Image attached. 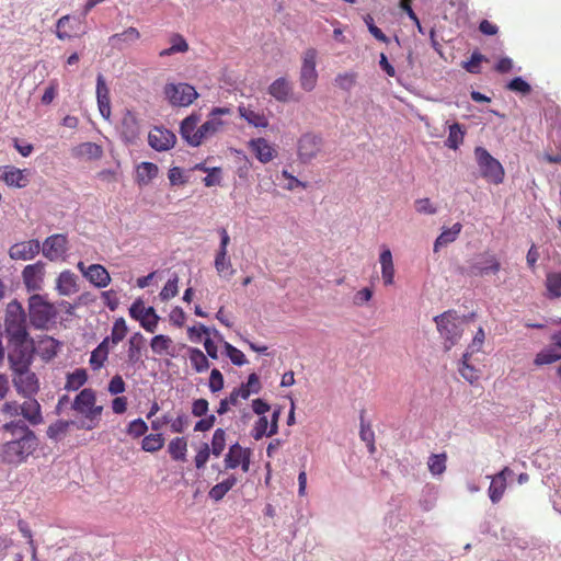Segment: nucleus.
Segmentation results:
<instances>
[{
	"mask_svg": "<svg viewBox=\"0 0 561 561\" xmlns=\"http://www.w3.org/2000/svg\"><path fill=\"white\" fill-rule=\"evenodd\" d=\"M103 154L101 146L94 142H83L75 148V156L89 160L100 159Z\"/></svg>",
	"mask_w": 561,
	"mask_h": 561,
	"instance_id": "nucleus-36",
	"label": "nucleus"
},
{
	"mask_svg": "<svg viewBox=\"0 0 561 561\" xmlns=\"http://www.w3.org/2000/svg\"><path fill=\"white\" fill-rule=\"evenodd\" d=\"M237 478L230 476L225 481L215 484L208 492V496L215 502H219L236 485Z\"/></svg>",
	"mask_w": 561,
	"mask_h": 561,
	"instance_id": "nucleus-37",
	"label": "nucleus"
},
{
	"mask_svg": "<svg viewBox=\"0 0 561 561\" xmlns=\"http://www.w3.org/2000/svg\"><path fill=\"white\" fill-rule=\"evenodd\" d=\"M364 22L368 27L369 33L378 41L382 43H388L389 38L383 34V32L377 27L374 23V19L371 15L367 14L364 16Z\"/></svg>",
	"mask_w": 561,
	"mask_h": 561,
	"instance_id": "nucleus-60",
	"label": "nucleus"
},
{
	"mask_svg": "<svg viewBox=\"0 0 561 561\" xmlns=\"http://www.w3.org/2000/svg\"><path fill=\"white\" fill-rule=\"evenodd\" d=\"M561 359V351L554 347L546 348L539 352L534 360L535 365H548Z\"/></svg>",
	"mask_w": 561,
	"mask_h": 561,
	"instance_id": "nucleus-47",
	"label": "nucleus"
},
{
	"mask_svg": "<svg viewBox=\"0 0 561 561\" xmlns=\"http://www.w3.org/2000/svg\"><path fill=\"white\" fill-rule=\"evenodd\" d=\"M250 146L262 163H267L274 158V150L264 138L252 139Z\"/></svg>",
	"mask_w": 561,
	"mask_h": 561,
	"instance_id": "nucleus-30",
	"label": "nucleus"
},
{
	"mask_svg": "<svg viewBox=\"0 0 561 561\" xmlns=\"http://www.w3.org/2000/svg\"><path fill=\"white\" fill-rule=\"evenodd\" d=\"M176 141V136L164 127H153L148 135V144L157 151L171 149Z\"/></svg>",
	"mask_w": 561,
	"mask_h": 561,
	"instance_id": "nucleus-16",
	"label": "nucleus"
},
{
	"mask_svg": "<svg viewBox=\"0 0 561 561\" xmlns=\"http://www.w3.org/2000/svg\"><path fill=\"white\" fill-rule=\"evenodd\" d=\"M322 139L313 134H305L298 141L299 159L307 163L311 161L321 149Z\"/></svg>",
	"mask_w": 561,
	"mask_h": 561,
	"instance_id": "nucleus-17",
	"label": "nucleus"
},
{
	"mask_svg": "<svg viewBox=\"0 0 561 561\" xmlns=\"http://www.w3.org/2000/svg\"><path fill=\"white\" fill-rule=\"evenodd\" d=\"M140 38V33L136 27H128L122 33L110 36L108 43L118 50L124 49L125 45H131Z\"/></svg>",
	"mask_w": 561,
	"mask_h": 561,
	"instance_id": "nucleus-25",
	"label": "nucleus"
},
{
	"mask_svg": "<svg viewBox=\"0 0 561 561\" xmlns=\"http://www.w3.org/2000/svg\"><path fill=\"white\" fill-rule=\"evenodd\" d=\"M1 179L9 185L14 187H25L28 183L23 170L14 167H4Z\"/></svg>",
	"mask_w": 561,
	"mask_h": 561,
	"instance_id": "nucleus-28",
	"label": "nucleus"
},
{
	"mask_svg": "<svg viewBox=\"0 0 561 561\" xmlns=\"http://www.w3.org/2000/svg\"><path fill=\"white\" fill-rule=\"evenodd\" d=\"M96 102L101 116L104 119L111 117V101H110V89L106 84L103 75L99 73L96 77Z\"/></svg>",
	"mask_w": 561,
	"mask_h": 561,
	"instance_id": "nucleus-21",
	"label": "nucleus"
},
{
	"mask_svg": "<svg viewBox=\"0 0 561 561\" xmlns=\"http://www.w3.org/2000/svg\"><path fill=\"white\" fill-rule=\"evenodd\" d=\"M144 343V336L141 333L137 332L133 336H130L128 341V351L127 357L128 363L135 365L141 360V348Z\"/></svg>",
	"mask_w": 561,
	"mask_h": 561,
	"instance_id": "nucleus-33",
	"label": "nucleus"
},
{
	"mask_svg": "<svg viewBox=\"0 0 561 561\" xmlns=\"http://www.w3.org/2000/svg\"><path fill=\"white\" fill-rule=\"evenodd\" d=\"M427 465H428L430 471L434 476L442 474L446 469V455L445 454L432 455L428 459Z\"/></svg>",
	"mask_w": 561,
	"mask_h": 561,
	"instance_id": "nucleus-53",
	"label": "nucleus"
},
{
	"mask_svg": "<svg viewBox=\"0 0 561 561\" xmlns=\"http://www.w3.org/2000/svg\"><path fill=\"white\" fill-rule=\"evenodd\" d=\"M26 399L27 400L20 405V413L32 425H38L43 423L42 410L38 401L34 399V397Z\"/></svg>",
	"mask_w": 561,
	"mask_h": 561,
	"instance_id": "nucleus-23",
	"label": "nucleus"
},
{
	"mask_svg": "<svg viewBox=\"0 0 561 561\" xmlns=\"http://www.w3.org/2000/svg\"><path fill=\"white\" fill-rule=\"evenodd\" d=\"M36 446V436L28 434V438L22 437L3 444L0 457L5 463L20 465L35 450Z\"/></svg>",
	"mask_w": 561,
	"mask_h": 561,
	"instance_id": "nucleus-4",
	"label": "nucleus"
},
{
	"mask_svg": "<svg viewBox=\"0 0 561 561\" xmlns=\"http://www.w3.org/2000/svg\"><path fill=\"white\" fill-rule=\"evenodd\" d=\"M501 270V263L495 254L483 252L468 261L466 267H460L461 274L470 277H483L496 274Z\"/></svg>",
	"mask_w": 561,
	"mask_h": 561,
	"instance_id": "nucleus-6",
	"label": "nucleus"
},
{
	"mask_svg": "<svg viewBox=\"0 0 561 561\" xmlns=\"http://www.w3.org/2000/svg\"><path fill=\"white\" fill-rule=\"evenodd\" d=\"M359 436L360 439L366 443L369 454H374L376 451L375 433L369 425L364 424L363 420L360 423Z\"/></svg>",
	"mask_w": 561,
	"mask_h": 561,
	"instance_id": "nucleus-55",
	"label": "nucleus"
},
{
	"mask_svg": "<svg viewBox=\"0 0 561 561\" xmlns=\"http://www.w3.org/2000/svg\"><path fill=\"white\" fill-rule=\"evenodd\" d=\"M2 430L10 433L14 439H21L22 437L28 438V434L35 435L23 420L8 422L3 424Z\"/></svg>",
	"mask_w": 561,
	"mask_h": 561,
	"instance_id": "nucleus-35",
	"label": "nucleus"
},
{
	"mask_svg": "<svg viewBox=\"0 0 561 561\" xmlns=\"http://www.w3.org/2000/svg\"><path fill=\"white\" fill-rule=\"evenodd\" d=\"M12 382L16 392L24 398H32L39 390L38 377L31 367L13 370Z\"/></svg>",
	"mask_w": 561,
	"mask_h": 561,
	"instance_id": "nucleus-10",
	"label": "nucleus"
},
{
	"mask_svg": "<svg viewBox=\"0 0 561 561\" xmlns=\"http://www.w3.org/2000/svg\"><path fill=\"white\" fill-rule=\"evenodd\" d=\"M465 137V130L459 123H454L449 126V134L446 140V146L450 149H458L462 144Z\"/></svg>",
	"mask_w": 561,
	"mask_h": 561,
	"instance_id": "nucleus-45",
	"label": "nucleus"
},
{
	"mask_svg": "<svg viewBox=\"0 0 561 561\" xmlns=\"http://www.w3.org/2000/svg\"><path fill=\"white\" fill-rule=\"evenodd\" d=\"M179 276L174 273L171 278L167 282L159 296L162 301H167L175 297L179 293L178 289Z\"/></svg>",
	"mask_w": 561,
	"mask_h": 561,
	"instance_id": "nucleus-51",
	"label": "nucleus"
},
{
	"mask_svg": "<svg viewBox=\"0 0 561 561\" xmlns=\"http://www.w3.org/2000/svg\"><path fill=\"white\" fill-rule=\"evenodd\" d=\"M148 431V425L142 419H136L128 424L127 434L134 438L144 436Z\"/></svg>",
	"mask_w": 561,
	"mask_h": 561,
	"instance_id": "nucleus-56",
	"label": "nucleus"
},
{
	"mask_svg": "<svg viewBox=\"0 0 561 561\" xmlns=\"http://www.w3.org/2000/svg\"><path fill=\"white\" fill-rule=\"evenodd\" d=\"M547 288L552 296H554V297L561 296V274L560 273L548 274Z\"/></svg>",
	"mask_w": 561,
	"mask_h": 561,
	"instance_id": "nucleus-57",
	"label": "nucleus"
},
{
	"mask_svg": "<svg viewBox=\"0 0 561 561\" xmlns=\"http://www.w3.org/2000/svg\"><path fill=\"white\" fill-rule=\"evenodd\" d=\"M46 264L37 261L34 264L26 265L22 272L23 283L28 291H37L42 289L44 282Z\"/></svg>",
	"mask_w": 561,
	"mask_h": 561,
	"instance_id": "nucleus-15",
	"label": "nucleus"
},
{
	"mask_svg": "<svg viewBox=\"0 0 561 561\" xmlns=\"http://www.w3.org/2000/svg\"><path fill=\"white\" fill-rule=\"evenodd\" d=\"M39 241L33 239L28 241L14 243L9 250V255L12 260L28 261L34 259L39 253Z\"/></svg>",
	"mask_w": 561,
	"mask_h": 561,
	"instance_id": "nucleus-19",
	"label": "nucleus"
},
{
	"mask_svg": "<svg viewBox=\"0 0 561 561\" xmlns=\"http://www.w3.org/2000/svg\"><path fill=\"white\" fill-rule=\"evenodd\" d=\"M127 333V325L123 318L116 319L110 337V342L113 346L117 345L121 341L124 340Z\"/></svg>",
	"mask_w": 561,
	"mask_h": 561,
	"instance_id": "nucleus-49",
	"label": "nucleus"
},
{
	"mask_svg": "<svg viewBox=\"0 0 561 561\" xmlns=\"http://www.w3.org/2000/svg\"><path fill=\"white\" fill-rule=\"evenodd\" d=\"M151 350L158 355H171L172 340L163 334L152 337L150 343Z\"/></svg>",
	"mask_w": 561,
	"mask_h": 561,
	"instance_id": "nucleus-46",
	"label": "nucleus"
},
{
	"mask_svg": "<svg viewBox=\"0 0 561 561\" xmlns=\"http://www.w3.org/2000/svg\"><path fill=\"white\" fill-rule=\"evenodd\" d=\"M163 443L161 434H150L144 437L141 447L145 451L154 453L163 447Z\"/></svg>",
	"mask_w": 561,
	"mask_h": 561,
	"instance_id": "nucleus-50",
	"label": "nucleus"
},
{
	"mask_svg": "<svg viewBox=\"0 0 561 561\" xmlns=\"http://www.w3.org/2000/svg\"><path fill=\"white\" fill-rule=\"evenodd\" d=\"M238 111L240 116L254 127H266L268 125V121L264 114L245 106H239Z\"/></svg>",
	"mask_w": 561,
	"mask_h": 561,
	"instance_id": "nucleus-38",
	"label": "nucleus"
},
{
	"mask_svg": "<svg viewBox=\"0 0 561 561\" xmlns=\"http://www.w3.org/2000/svg\"><path fill=\"white\" fill-rule=\"evenodd\" d=\"M462 229L460 222L454 224L450 228L444 229L434 242V252H438L442 247L454 242Z\"/></svg>",
	"mask_w": 561,
	"mask_h": 561,
	"instance_id": "nucleus-31",
	"label": "nucleus"
},
{
	"mask_svg": "<svg viewBox=\"0 0 561 561\" xmlns=\"http://www.w3.org/2000/svg\"><path fill=\"white\" fill-rule=\"evenodd\" d=\"M470 356L471 355L469 354V352H466L462 355V360L459 366V373L467 381L473 383L479 378V375L478 371L473 368V366L469 364Z\"/></svg>",
	"mask_w": 561,
	"mask_h": 561,
	"instance_id": "nucleus-48",
	"label": "nucleus"
},
{
	"mask_svg": "<svg viewBox=\"0 0 561 561\" xmlns=\"http://www.w3.org/2000/svg\"><path fill=\"white\" fill-rule=\"evenodd\" d=\"M56 288L62 296H70L78 291L77 276L71 271H64L57 278Z\"/></svg>",
	"mask_w": 561,
	"mask_h": 561,
	"instance_id": "nucleus-27",
	"label": "nucleus"
},
{
	"mask_svg": "<svg viewBox=\"0 0 561 561\" xmlns=\"http://www.w3.org/2000/svg\"><path fill=\"white\" fill-rule=\"evenodd\" d=\"M188 353L191 365L197 373L206 371L209 368V360L199 348L191 347Z\"/></svg>",
	"mask_w": 561,
	"mask_h": 561,
	"instance_id": "nucleus-44",
	"label": "nucleus"
},
{
	"mask_svg": "<svg viewBox=\"0 0 561 561\" xmlns=\"http://www.w3.org/2000/svg\"><path fill=\"white\" fill-rule=\"evenodd\" d=\"M316 59L317 50L314 48H309L304 53L299 81L300 87L307 92L312 91L317 84Z\"/></svg>",
	"mask_w": 561,
	"mask_h": 561,
	"instance_id": "nucleus-11",
	"label": "nucleus"
},
{
	"mask_svg": "<svg viewBox=\"0 0 561 561\" xmlns=\"http://www.w3.org/2000/svg\"><path fill=\"white\" fill-rule=\"evenodd\" d=\"M356 77L354 73H340L335 78V83L344 91H351L355 85Z\"/></svg>",
	"mask_w": 561,
	"mask_h": 561,
	"instance_id": "nucleus-61",
	"label": "nucleus"
},
{
	"mask_svg": "<svg viewBox=\"0 0 561 561\" xmlns=\"http://www.w3.org/2000/svg\"><path fill=\"white\" fill-rule=\"evenodd\" d=\"M226 446V432L222 428H217L211 439V454L216 457L220 456Z\"/></svg>",
	"mask_w": 561,
	"mask_h": 561,
	"instance_id": "nucleus-52",
	"label": "nucleus"
},
{
	"mask_svg": "<svg viewBox=\"0 0 561 561\" xmlns=\"http://www.w3.org/2000/svg\"><path fill=\"white\" fill-rule=\"evenodd\" d=\"M201 121L199 114H191L184 118L180 126V134L182 138L193 147L199 146L198 128L197 124Z\"/></svg>",
	"mask_w": 561,
	"mask_h": 561,
	"instance_id": "nucleus-20",
	"label": "nucleus"
},
{
	"mask_svg": "<svg viewBox=\"0 0 561 561\" xmlns=\"http://www.w3.org/2000/svg\"><path fill=\"white\" fill-rule=\"evenodd\" d=\"M110 337H105L92 352L90 356V366L93 370H99L104 366L110 352Z\"/></svg>",
	"mask_w": 561,
	"mask_h": 561,
	"instance_id": "nucleus-29",
	"label": "nucleus"
},
{
	"mask_svg": "<svg viewBox=\"0 0 561 561\" xmlns=\"http://www.w3.org/2000/svg\"><path fill=\"white\" fill-rule=\"evenodd\" d=\"M163 92L169 103L173 106H188L198 98L195 88L183 82L168 83Z\"/></svg>",
	"mask_w": 561,
	"mask_h": 561,
	"instance_id": "nucleus-9",
	"label": "nucleus"
},
{
	"mask_svg": "<svg viewBox=\"0 0 561 561\" xmlns=\"http://www.w3.org/2000/svg\"><path fill=\"white\" fill-rule=\"evenodd\" d=\"M87 379L88 374L85 369L78 368L75 371L67 375L65 389L68 391H77L87 382Z\"/></svg>",
	"mask_w": 561,
	"mask_h": 561,
	"instance_id": "nucleus-40",
	"label": "nucleus"
},
{
	"mask_svg": "<svg viewBox=\"0 0 561 561\" xmlns=\"http://www.w3.org/2000/svg\"><path fill=\"white\" fill-rule=\"evenodd\" d=\"M507 89L514 92H519L522 94H528L531 91L530 84L522 77H515L512 79L507 84Z\"/></svg>",
	"mask_w": 561,
	"mask_h": 561,
	"instance_id": "nucleus-58",
	"label": "nucleus"
},
{
	"mask_svg": "<svg viewBox=\"0 0 561 561\" xmlns=\"http://www.w3.org/2000/svg\"><path fill=\"white\" fill-rule=\"evenodd\" d=\"M126 385L122 376L115 375L108 382L107 390L111 394L117 396L125 391Z\"/></svg>",
	"mask_w": 561,
	"mask_h": 561,
	"instance_id": "nucleus-64",
	"label": "nucleus"
},
{
	"mask_svg": "<svg viewBox=\"0 0 561 561\" xmlns=\"http://www.w3.org/2000/svg\"><path fill=\"white\" fill-rule=\"evenodd\" d=\"M158 175V167L152 162H141L136 170L139 185H148Z\"/></svg>",
	"mask_w": 561,
	"mask_h": 561,
	"instance_id": "nucleus-32",
	"label": "nucleus"
},
{
	"mask_svg": "<svg viewBox=\"0 0 561 561\" xmlns=\"http://www.w3.org/2000/svg\"><path fill=\"white\" fill-rule=\"evenodd\" d=\"M4 334L8 341L31 339L27 331L26 313L18 300H12L7 305Z\"/></svg>",
	"mask_w": 561,
	"mask_h": 561,
	"instance_id": "nucleus-2",
	"label": "nucleus"
},
{
	"mask_svg": "<svg viewBox=\"0 0 561 561\" xmlns=\"http://www.w3.org/2000/svg\"><path fill=\"white\" fill-rule=\"evenodd\" d=\"M188 50V44L180 34H173L171 37V46L160 51V57L171 56L176 53H185Z\"/></svg>",
	"mask_w": 561,
	"mask_h": 561,
	"instance_id": "nucleus-43",
	"label": "nucleus"
},
{
	"mask_svg": "<svg viewBox=\"0 0 561 561\" xmlns=\"http://www.w3.org/2000/svg\"><path fill=\"white\" fill-rule=\"evenodd\" d=\"M484 60V56L478 51L472 53L471 58L463 64V68L473 75L480 73V64Z\"/></svg>",
	"mask_w": 561,
	"mask_h": 561,
	"instance_id": "nucleus-59",
	"label": "nucleus"
},
{
	"mask_svg": "<svg viewBox=\"0 0 561 561\" xmlns=\"http://www.w3.org/2000/svg\"><path fill=\"white\" fill-rule=\"evenodd\" d=\"M268 93L276 101L286 103L291 100L293 83L284 77L277 78L270 84Z\"/></svg>",
	"mask_w": 561,
	"mask_h": 561,
	"instance_id": "nucleus-22",
	"label": "nucleus"
},
{
	"mask_svg": "<svg viewBox=\"0 0 561 561\" xmlns=\"http://www.w3.org/2000/svg\"><path fill=\"white\" fill-rule=\"evenodd\" d=\"M379 262L381 265V276L383 284L386 286L392 285L394 282V265L390 249L383 248L379 256Z\"/></svg>",
	"mask_w": 561,
	"mask_h": 561,
	"instance_id": "nucleus-26",
	"label": "nucleus"
},
{
	"mask_svg": "<svg viewBox=\"0 0 561 561\" xmlns=\"http://www.w3.org/2000/svg\"><path fill=\"white\" fill-rule=\"evenodd\" d=\"M95 402V391L91 388H84L76 396L71 409L82 416V420L77 421L78 430L91 431L99 425L103 407Z\"/></svg>",
	"mask_w": 561,
	"mask_h": 561,
	"instance_id": "nucleus-1",
	"label": "nucleus"
},
{
	"mask_svg": "<svg viewBox=\"0 0 561 561\" xmlns=\"http://www.w3.org/2000/svg\"><path fill=\"white\" fill-rule=\"evenodd\" d=\"M66 234L56 233L47 237L41 247L43 255L49 261L62 259L68 251Z\"/></svg>",
	"mask_w": 561,
	"mask_h": 561,
	"instance_id": "nucleus-13",
	"label": "nucleus"
},
{
	"mask_svg": "<svg viewBox=\"0 0 561 561\" xmlns=\"http://www.w3.org/2000/svg\"><path fill=\"white\" fill-rule=\"evenodd\" d=\"M118 130L121 138L126 144H134L140 135V123L137 115L126 110L123 114Z\"/></svg>",
	"mask_w": 561,
	"mask_h": 561,
	"instance_id": "nucleus-14",
	"label": "nucleus"
},
{
	"mask_svg": "<svg viewBox=\"0 0 561 561\" xmlns=\"http://www.w3.org/2000/svg\"><path fill=\"white\" fill-rule=\"evenodd\" d=\"M8 360L12 371L31 367L35 352L32 339L8 341Z\"/></svg>",
	"mask_w": 561,
	"mask_h": 561,
	"instance_id": "nucleus-5",
	"label": "nucleus"
},
{
	"mask_svg": "<svg viewBox=\"0 0 561 561\" xmlns=\"http://www.w3.org/2000/svg\"><path fill=\"white\" fill-rule=\"evenodd\" d=\"M84 276L99 288L106 287L111 282V276L106 268L100 264H92L88 266Z\"/></svg>",
	"mask_w": 561,
	"mask_h": 561,
	"instance_id": "nucleus-24",
	"label": "nucleus"
},
{
	"mask_svg": "<svg viewBox=\"0 0 561 561\" xmlns=\"http://www.w3.org/2000/svg\"><path fill=\"white\" fill-rule=\"evenodd\" d=\"M76 424H78L77 421L58 420L48 426L47 436L50 439L59 440L67 434L69 427L76 426Z\"/></svg>",
	"mask_w": 561,
	"mask_h": 561,
	"instance_id": "nucleus-39",
	"label": "nucleus"
},
{
	"mask_svg": "<svg viewBox=\"0 0 561 561\" xmlns=\"http://www.w3.org/2000/svg\"><path fill=\"white\" fill-rule=\"evenodd\" d=\"M245 451L247 449H243L238 443L231 445L225 457L226 469H236L240 465Z\"/></svg>",
	"mask_w": 561,
	"mask_h": 561,
	"instance_id": "nucleus-42",
	"label": "nucleus"
},
{
	"mask_svg": "<svg viewBox=\"0 0 561 561\" xmlns=\"http://www.w3.org/2000/svg\"><path fill=\"white\" fill-rule=\"evenodd\" d=\"M28 312L32 324L42 329L54 318L55 308L43 296L35 294L28 299Z\"/></svg>",
	"mask_w": 561,
	"mask_h": 561,
	"instance_id": "nucleus-8",
	"label": "nucleus"
},
{
	"mask_svg": "<svg viewBox=\"0 0 561 561\" xmlns=\"http://www.w3.org/2000/svg\"><path fill=\"white\" fill-rule=\"evenodd\" d=\"M267 427H268V421L266 416H261L256 421L253 431L252 436L255 440L262 439L264 436H267Z\"/></svg>",
	"mask_w": 561,
	"mask_h": 561,
	"instance_id": "nucleus-62",
	"label": "nucleus"
},
{
	"mask_svg": "<svg viewBox=\"0 0 561 561\" xmlns=\"http://www.w3.org/2000/svg\"><path fill=\"white\" fill-rule=\"evenodd\" d=\"M215 268L220 276L230 277L234 274L229 256H216Z\"/></svg>",
	"mask_w": 561,
	"mask_h": 561,
	"instance_id": "nucleus-54",
	"label": "nucleus"
},
{
	"mask_svg": "<svg viewBox=\"0 0 561 561\" xmlns=\"http://www.w3.org/2000/svg\"><path fill=\"white\" fill-rule=\"evenodd\" d=\"M129 316L139 321L140 325L151 333L156 331L160 319L153 307L146 308L141 299H136L131 304L129 307Z\"/></svg>",
	"mask_w": 561,
	"mask_h": 561,
	"instance_id": "nucleus-12",
	"label": "nucleus"
},
{
	"mask_svg": "<svg viewBox=\"0 0 561 561\" xmlns=\"http://www.w3.org/2000/svg\"><path fill=\"white\" fill-rule=\"evenodd\" d=\"M172 459L184 461L186 459L187 443L184 437L173 438L168 446Z\"/></svg>",
	"mask_w": 561,
	"mask_h": 561,
	"instance_id": "nucleus-41",
	"label": "nucleus"
},
{
	"mask_svg": "<svg viewBox=\"0 0 561 561\" xmlns=\"http://www.w3.org/2000/svg\"><path fill=\"white\" fill-rule=\"evenodd\" d=\"M434 321L440 337L444 340V350H451L462 335V321L454 310H448L434 317Z\"/></svg>",
	"mask_w": 561,
	"mask_h": 561,
	"instance_id": "nucleus-3",
	"label": "nucleus"
},
{
	"mask_svg": "<svg viewBox=\"0 0 561 561\" xmlns=\"http://www.w3.org/2000/svg\"><path fill=\"white\" fill-rule=\"evenodd\" d=\"M208 386L211 392H218L224 388V377L217 368L211 370Z\"/></svg>",
	"mask_w": 561,
	"mask_h": 561,
	"instance_id": "nucleus-63",
	"label": "nucleus"
},
{
	"mask_svg": "<svg viewBox=\"0 0 561 561\" xmlns=\"http://www.w3.org/2000/svg\"><path fill=\"white\" fill-rule=\"evenodd\" d=\"M474 156L479 165L481 175L489 182L500 184L504 179V169L502 164L493 158L483 147L474 149Z\"/></svg>",
	"mask_w": 561,
	"mask_h": 561,
	"instance_id": "nucleus-7",
	"label": "nucleus"
},
{
	"mask_svg": "<svg viewBox=\"0 0 561 561\" xmlns=\"http://www.w3.org/2000/svg\"><path fill=\"white\" fill-rule=\"evenodd\" d=\"M514 474L513 470L504 467L499 473L490 477L491 484L488 490L489 497L493 504L501 501L507 486V479Z\"/></svg>",
	"mask_w": 561,
	"mask_h": 561,
	"instance_id": "nucleus-18",
	"label": "nucleus"
},
{
	"mask_svg": "<svg viewBox=\"0 0 561 561\" xmlns=\"http://www.w3.org/2000/svg\"><path fill=\"white\" fill-rule=\"evenodd\" d=\"M222 121L218 117H209L204 124L198 127L199 145L215 136L221 128Z\"/></svg>",
	"mask_w": 561,
	"mask_h": 561,
	"instance_id": "nucleus-34",
	"label": "nucleus"
}]
</instances>
